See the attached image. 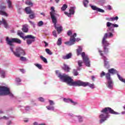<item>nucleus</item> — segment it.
Instances as JSON below:
<instances>
[{
	"label": "nucleus",
	"mask_w": 125,
	"mask_h": 125,
	"mask_svg": "<svg viewBox=\"0 0 125 125\" xmlns=\"http://www.w3.org/2000/svg\"><path fill=\"white\" fill-rule=\"evenodd\" d=\"M24 123H28V122H29V120H24Z\"/></svg>",
	"instance_id": "69168bd1"
},
{
	"label": "nucleus",
	"mask_w": 125,
	"mask_h": 125,
	"mask_svg": "<svg viewBox=\"0 0 125 125\" xmlns=\"http://www.w3.org/2000/svg\"><path fill=\"white\" fill-rule=\"evenodd\" d=\"M101 112L102 113L99 116V118L101 119L100 120V124L104 123L105 121H107V119H109V117H110V115H109V114H112V115H119V113L118 112L114 111L113 109L109 107L103 108Z\"/></svg>",
	"instance_id": "f03ea898"
},
{
	"label": "nucleus",
	"mask_w": 125,
	"mask_h": 125,
	"mask_svg": "<svg viewBox=\"0 0 125 125\" xmlns=\"http://www.w3.org/2000/svg\"><path fill=\"white\" fill-rule=\"evenodd\" d=\"M5 76V73L3 71H1V78H4Z\"/></svg>",
	"instance_id": "a18cd8bd"
},
{
	"label": "nucleus",
	"mask_w": 125,
	"mask_h": 125,
	"mask_svg": "<svg viewBox=\"0 0 125 125\" xmlns=\"http://www.w3.org/2000/svg\"><path fill=\"white\" fill-rule=\"evenodd\" d=\"M51 11L50 12L51 18L52 19V22L54 24V26L56 27V23H57V18H56V15H57V14L55 13V10L54 9V7H51Z\"/></svg>",
	"instance_id": "39448f33"
},
{
	"label": "nucleus",
	"mask_w": 125,
	"mask_h": 125,
	"mask_svg": "<svg viewBox=\"0 0 125 125\" xmlns=\"http://www.w3.org/2000/svg\"><path fill=\"white\" fill-rule=\"evenodd\" d=\"M53 35L54 37H55L56 38L57 37V35L56 34V31H53Z\"/></svg>",
	"instance_id": "864d4df0"
},
{
	"label": "nucleus",
	"mask_w": 125,
	"mask_h": 125,
	"mask_svg": "<svg viewBox=\"0 0 125 125\" xmlns=\"http://www.w3.org/2000/svg\"><path fill=\"white\" fill-rule=\"evenodd\" d=\"M82 57L83 60V62L87 67H90V61L88 56L85 55V53L83 52L82 53Z\"/></svg>",
	"instance_id": "0eeeda50"
},
{
	"label": "nucleus",
	"mask_w": 125,
	"mask_h": 125,
	"mask_svg": "<svg viewBox=\"0 0 125 125\" xmlns=\"http://www.w3.org/2000/svg\"><path fill=\"white\" fill-rule=\"evenodd\" d=\"M20 71L21 72V73H22L23 74H24V73H25V70L24 69H20Z\"/></svg>",
	"instance_id": "4d7b16f0"
},
{
	"label": "nucleus",
	"mask_w": 125,
	"mask_h": 125,
	"mask_svg": "<svg viewBox=\"0 0 125 125\" xmlns=\"http://www.w3.org/2000/svg\"><path fill=\"white\" fill-rule=\"evenodd\" d=\"M14 54L16 57H20L21 56H24L26 55L25 53V51L20 47H17L15 52H14Z\"/></svg>",
	"instance_id": "423d86ee"
},
{
	"label": "nucleus",
	"mask_w": 125,
	"mask_h": 125,
	"mask_svg": "<svg viewBox=\"0 0 125 125\" xmlns=\"http://www.w3.org/2000/svg\"><path fill=\"white\" fill-rule=\"evenodd\" d=\"M72 57V53H69L67 54H66V56H63L62 57V59H63L64 60L66 59H70Z\"/></svg>",
	"instance_id": "412c9836"
},
{
	"label": "nucleus",
	"mask_w": 125,
	"mask_h": 125,
	"mask_svg": "<svg viewBox=\"0 0 125 125\" xmlns=\"http://www.w3.org/2000/svg\"><path fill=\"white\" fill-rule=\"evenodd\" d=\"M25 11L26 14H31V13H33V11L31 9V7H26L25 8Z\"/></svg>",
	"instance_id": "a211bd4d"
},
{
	"label": "nucleus",
	"mask_w": 125,
	"mask_h": 125,
	"mask_svg": "<svg viewBox=\"0 0 125 125\" xmlns=\"http://www.w3.org/2000/svg\"><path fill=\"white\" fill-rule=\"evenodd\" d=\"M76 37H77V33H74L72 36H70V42H65V43H70V45H72L76 42Z\"/></svg>",
	"instance_id": "f8f14e48"
},
{
	"label": "nucleus",
	"mask_w": 125,
	"mask_h": 125,
	"mask_svg": "<svg viewBox=\"0 0 125 125\" xmlns=\"http://www.w3.org/2000/svg\"><path fill=\"white\" fill-rule=\"evenodd\" d=\"M56 2H57V3H58L60 1V0H55Z\"/></svg>",
	"instance_id": "338daca9"
},
{
	"label": "nucleus",
	"mask_w": 125,
	"mask_h": 125,
	"mask_svg": "<svg viewBox=\"0 0 125 125\" xmlns=\"http://www.w3.org/2000/svg\"><path fill=\"white\" fill-rule=\"evenodd\" d=\"M82 51H83V47H82V46H79L78 48L76 49V53L78 56H82Z\"/></svg>",
	"instance_id": "2eb2a0df"
},
{
	"label": "nucleus",
	"mask_w": 125,
	"mask_h": 125,
	"mask_svg": "<svg viewBox=\"0 0 125 125\" xmlns=\"http://www.w3.org/2000/svg\"><path fill=\"white\" fill-rule=\"evenodd\" d=\"M91 8L93 10H95L96 11H97L98 9V7H96V6L92 5L91 6Z\"/></svg>",
	"instance_id": "58836bf2"
},
{
	"label": "nucleus",
	"mask_w": 125,
	"mask_h": 125,
	"mask_svg": "<svg viewBox=\"0 0 125 125\" xmlns=\"http://www.w3.org/2000/svg\"><path fill=\"white\" fill-rule=\"evenodd\" d=\"M108 73L111 74V75H115V74H117V73H118V71L114 68H111L108 69Z\"/></svg>",
	"instance_id": "6ab92c4d"
},
{
	"label": "nucleus",
	"mask_w": 125,
	"mask_h": 125,
	"mask_svg": "<svg viewBox=\"0 0 125 125\" xmlns=\"http://www.w3.org/2000/svg\"><path fill=\"white\" fill-rule=\"evenodd\" d=\"M104 76H106V73L104 72V71H102V72L101 73L100 77L101 78H103Z\"/></svg>",
	"instance_id": "de8ad7c7"
},
{
	"label": "nucleus",
	"mask_w": 125,
	"mask_h": 125,
	"mask_svg": "<svg viewBox=\"0 0 125 125\" xmlns=\"http://www.w3.org/2000/svg\"><path fill=\"white\" fill-rule=\"evenodd\" d=\"M63 70H64V71H65V72H70V70H71V68H70V67H69V66L67 65V64H63Z\"/></svg>",
	"instance_id": "b1692460"
},
{
	"label": "nucleus",
	"mask_w": 125,
	"mask_h": 125,
	"mask_svg": "<svg viewBox=\"0 0 125 125\" xmlns=\"http://www.w3.org/2000/svg\"><path fill=\"white\" fill-rule=\"evenodd\" d=\"M45 51L47 54H49V55H52V52L49 50L48 48L45 49Z\"/></svg>",
	"instance_id": "f704fd0d"
},
{
	"label": "nucleus",
	"mask_w": 125,
	"mask_h": 125,
	"mask_svg": "<svg viewBox=\"0 0 125 125\" xmlns=\"http://www.w3.org/2000/svg\"><path fill=\"white\" fill-rule=\"evenodd\" d=\"M63 101H64V102H66L67 103H68L69 102H71V103H72L73 105H77V104H78V103L77 102H74L73 100H72V99H66V98H64L63 99Z\"/></svg>",
	"instance_id": "dca6fc26"
},
{
	"label": "nucleus",
	"mask_w": 125,
	"mask_h": 125,
	"mask_svg": "<svg viewBox=\"0 0 125 125\" xmlns=\"http://www.w3.org/2000/svg\"><path fill=\"white\" fill-rule=\"evenodd\" d=\"M57 23H56V26L54 25L55 27V29L57 30V32H58V34H60L61 32H62V30L63 29V27L62 26H58L57 27Z\"/></svg>",
	"instance_id": "f3484780"
},
{
	"label": "nucleus",
	"mask_w": 125,
	"mask_h": 125,
	"mask_svg": "<svg viewBox=\"0 0 125 125\" xmlns=\"http://www.w3.org/2000/svg\"><path fill=\"white\" fill-rule=\"evenodd\" d=\"M38 99L41 102H44V99L42 97H40Z\"/></svg>",
	"instance_id": "09e8293b"
},
{
	"label": "nucleus",
	"mask_w": 125,
	"mask_h": 125,
	"mask_svg": "<svg viewBox=\"0 0 125 125\" xmlns=\"http://www.w3.org/2000/svg\"><path fill=\"white\" fill-rule=\"evenodd\" d=\"M91 78L92 81H94V79H95V77H94V76H92Z\"/></svg>",
	"instance_id": "e2e57ef3"
},
{
	"label": "nucleus",
	"mask_w": 125,
	"mask_h": 125,
	"mask_svg": "<svg viewBox=\"0 0 125 125\" xmlns=\"http://www.w3.org/2000/svg\"><path fill=\"white\" fill-rule=\"evenodd\" d=\"M89 1L88 0H83V4L84 7H87V4H88Z\"/></svg>",
	"instance_id": "c756f323"
},
{
	"label": "nucleus",
	"mask_w": 125,
	"mask_h": 125,
	"mask_svg": "<svg viewBox=\"0 0 125 125\" xmlns=\"http://www.w3.org/2000/svg\"><path fill=\"white\" fill-rule=\"evenodd\" d=\"M22 30L24 33H28V25L26 24L23 25Z\"/></svg>",
	"instance_id": "5701e85b"
},
{
	"label": "nucleus",
	"mask_w": 125,
	"mask_h": 125,
	"mask_svg": "<svg viewBox=\"0 0 125 125\" xmlns=\"http://www.w3.org/2000/svg\"><path fill=\"white\" fill-rule=\"evenodd\" d=\"M10 49L11 50V51H12V52L14 54V52H15V51H13V47H10Z\"/></svg>",
	"instance_id": "680f3d73"
},
{
	"label": "nucleus",
	"mask_w": 125,
	"mask_h": 125,
	"mask_svg": "<svg viewBox=\"0 0 125 125\" xmlns=\"http://www.w3.org/2000/svg\"><path fill=\"white\" fill-rule=\"evenodd\" d=\"M1 24H3L4 25V28L6 29H7L8 28V24L7 23V22L4 19H2V21H0V25H1Z\"/></svg>",
	"instance_id": "4468645a"
},
{
	"label": "nucleus",
	"mask_w": 125,
	"mask_h": 125,
	"mask_svg": "<svg viewBox=\"0 0 125 125\" xmlns=\"http://www.w3.org/2000/svg\"><path fill=\"white\" fill-rule=\"evenodd\" d=\"M99 52L101 56H102L103 57H104V59H106V57H104V54L103 53V51L99 50Z\"/></svg>",
	"instance_id": "79ce46f5"
},
{
	"label": "nucleus",
	"mask_w": 125,
	"mask_h": 125,
	"mask_svg": "<svg viewBox=\"0 0 125 125\" xmlns=\"http://www.w3.org/2000/svg\"><path fill=\"white\" fill-rule=\"evenodd\" d=\"M58 77L63 82L66 83L68 85L70 86H89L90 88H94V84L89 83L88 82H83L81 80H78L74 82V80L71 77L66 74L62 75L59 74Z\"/></svg>",
	"instance_id": "f257e3e1"
},
{
	"label": "nucleus",
	"mask_w": 125,
	"mask_h": 125,
	"mask_svg": "<svg viewBox=\"0 0 125 125\" xmlns=\"http://www.w3.org/2000/svg\"><path fill=\"white\" fill-rule=\"evenodd\" d=\"M106 26L108 28H108V30H109V31H110L111 32H114V27L118 28V27H119V25L118 24L112 23L109 21L106 22Z\"/></svg>",
	"instance_id": "9d476101"
},
{
	"label": "nucleus",
	"mask_w": 125,
	"mask_h": 125,
	"mask_svg": "<svg viewBox=\"0 0 125 125\" xmlns=\"http://www.w3.org/2000/svg\"><path fill=\"white\" fill-rule=\"evenodd\" d=\"M35 66L37 67V68H38V69H39L40 70H42V64L36 63L35 64Z\"/></svg>",
	"instance_id": "e433bc0d"
},
{
	"label": "nucleus",
	"mask_w": 125,
	"mask_h": 125,
	"mask_svg": "<svg viewBox=\"0 0 125 125\" xmlns=\"http://www.w3.org/2000/svg\"><path fill=\"white\" fill-rule=\"evenodd\" d=\"M108 10H112V7L111 6V5L108 6Z\"/></svg>",
	"instance_id": "13d9d810"
},
{
	"label": "nucleus",
	"mask_w": 125,
	"mask_h": 125,
	"mask_svg": "<svg viewBox=\"0 0 125 125\" xmlns=\"http://www.w3.org/2000/svg\"><path fill=\"white\" fill-rule=\"evenodd\" d=\"M16 81L18 82V83H20V82H21V79L20 78H16Z\"/></svg>",
	"instance_id": "6e6d98bb"
},
{
	"label": "nucleus",
	"mask_w": 125,
	"mask_h": 125,
	"mask_svg": "<svg viewBox=\"0 0 125 125\" xmlns=\"http://www.w3.org/2000/svg\"><path fill=\"white\" fill-rule=\"evenodd\" d=\"M6 8V7L5 6H2L1 5L0 6V15H4V16L8 17V15H7V13L5 12V11H3L4 9H5Z\"/></svg>",
	"instance_id": "ddd939ff"
},
{
	"label": "nucleus",
	"mask_w": 125,
	"mask_h": 125,
	"mask_svg": "<svg viewBox=\"0 0 125 125\" xmlns=\"http://www.w3.org/2000/svg\"><path fill=\"white\" fill-rule=\"evenodd\" d=\"M49 102L51 106H52L54 104V102L52 100H49Z\"/></svg>",
	"instance_id": "8fccbe9b"
},
{
	"label": "nucleus",
	"mask_w": 125,
	"mask_h": 125,
	"mask_svg": "<svg viewBox=\"0 0 125 125\" xmlns=\"http://www.w3.org/2000/svg\"><path fill=\"white\" fill-rule=\"evenodd\" d=\"M6 2L8 4V7L9 8H12V2L10 0H6Z\"/></svg>",
	"instance_id": "393cba45"
},
{
	"label": "nucleus",
	"mask_w": 125,
	"mask_h": 125,
	"mask_svg": "<svg viewBox=\"0 0 125 125\" xmlns=\"http://www.w3.org/2000/svg\"><path fill=\"white\" fill-rule=\"evenodd\" d=\"M6 41L7 42V44L10 45V46H13V44L12 43L15 42L16 43H18L19 44H21L22 41L21 40L18 38H12L9 39L8 37L6 38Z\"/></svg>",
	"instance_id": "20e7f679"
},
{
	"label": "nucleus",
	"mask_w": 125,
	"mask_h": 125,
	"mask_svg": "<svg viewBox=\"0 0 125 125\" xmlns=\"http://www.w3.org/2000/svg\"><path fill=\"white\" fill-rule=\"evenodd\" d=\"M46 108L47 110H52L53 111H54V106H46Z\"/></svg>",
	"instance_id": "4c0bfd02"
},
{
	"label": "nucleus",
	"mask_w": 125,
	"mask_h": 125,
	"mask_svg": "<svg viewBox=\"0 0 125 125\" xmlns=\"http://www.w3.org/2000/svg\"><path fill=\"white\" fill-rule=\"evenodd\" d=\"M7 125H11V121H9L8 122V123L7 124Z\"/></svg>",
	"instance_id": "774afa93"
},
{
	"label": "nucleus",
	"mask_w": 125,
	"mask_h": 125,
	"mask_svg": "<svg viewBox=\"0 0 125 125\" xmlns=\"http://www.w3.org/2000/svg\"><path fill=\"white\" fill-rule=\"evenodd\" d=\"M108 88L110 89L113 88V82H112V80H108Z\"/></svg>",
	"instance_id": "bb28decb"
},
{
	"label": "nucleus",
	"mask_w": 125,
	"mask_h": 125,
	"mask_svg": "<svg viewBox=\"0 0 125 125\" xmlns=\"http://www.w3.org/2000/svg\"><path fill=\"white\" fill-rule=\"evenodd\" d=\"M67 8H68V5H67V4H64L63 5V6L61 8V9L62 11H65V10H66V9H67Z\"/></svg>",
	"instance_id": "7c9ffc66"
},
{
	"label": "nucleus",
	"mask_w": 125,
	"mask_h": 125,
	"mask_svg": "<svg viewBox=\"0 0 125 125\" xmlns=\"http://www.w3.org/2000/svg\"><path fill=\"white\" fill-rule=\"evenodd\" d=\"M76 10V7H71L69 10V13L64 12V14L68 16V17H71V15L75 14V10Z\"/></svg>",
	"instance_id": "9b49d317"
},
{
	"label": "nucleus",
	"mask_w": 125,
	"mask_h": 125,
	"mask_svg": "<svg viewBox=\"0 0 125 125\" xmlns=\"http://www.w3.org/2000/svg\"><path fill=\"white\" fill-rule=\"evenodd\" d=\"M80 41H81V39L79 38H78L76 39H75V42H80Z\"/></svg>",
	"instance_id": "bf43d9fd"
},
{
	"label": "nucleus",
	"mask_w": 125,
	"mask_h": 125,
	"mask_svg": "<svg viewBox=\"0 0 125 125\" xmlns=\"http://www.w3.org/2000/svg\"><path fill=\"white\" fill-rule=\"evenodd\" d=\"M36 42V40L35 39H29L26 40V43L30 45V44H32V42Z\"/></svg>",
	"instance_id": "4be33fe9"
},
{
	"label": "nucleus",
	"mask_w": 125,
	"mask_h": 125,
	"mask_svg": "<svg viewBox=\"0 0 125 125\" xmlns=\"http://www.w3.org/2000/svg\"><path fill=\"white\" fill-rule=\"evenodd\" d=\"M44 43H45V47H46L47 45H48V43L45 42H44Z\"/></svg>",
	"instance_id": "052dcab7"
},
{
	"label": "nucleus",
	"mask_w": 125,
	"mask_h": 125,
	"mask_svg": "<svg viewBox=\"0 0 125 125\" xmlns=\"http://www.w3.org/2000/svg\"><path fill=\"white\" fill-rule=\"evenodd\" d=\"M25 4L27 5H29V6H33V5H34V3H33V2H31V0H27L26 1H25Z\"/></svg>",
	"instance_id": "cd10ccee"
},
{
	"label": "nucleus",
	"mask_w": 125,
	"mask_h": 125,
	"mask_svg": "<svg viewBox=\"0 0 125 125\" xmlns=\"http://www.w3.org/2000/svg\"><path fill=\"white\" fill-rule=\"evenodd\" d=\"M40 58L44 62V63H47V60L42 56H40Z\"/></svg>",
	"instance_id": "72a5a7b5"
},
{
	"label": "nucleus",
	"mask_w": 125,
	"mask_h": 125,
	"mask_svg": "<svg viewBox=\"0 0 125 125\" xmlns=\"http://www.w3.org/2000/svg\"><path fill=\"white\" fill-rule=\"evenodd\" d=\"M113 33L112 32H109L108 34V33H105L103 40H102V44L104 47V54H107L109 53V48L108 46L110 45V43L107 41V39L110 38H113Z\"/></svg>",
	"instance_id": "7ed1b4c3"
},
{
	"label": "nucleus",
	"mask_w": 125,
	"mask_h": 125,
	"mask_svg": "<svg viewBox=\"0 0 125 125\" xmlns=\"http://www.w3.org/2000/svg\"><path fill=\"white\" fill-rule=\"evenodd\" d=\"M43 25V21H41L38 23V26H39V27H42V26Z\"/></svg>",
	"instance_id": "ea45409f"
},
{
	"label": "nucleus",
	"mask_w": 125,
	"mask_h": 125,
	"mask_svg": "<svg viewBox=\"0 0 125 125\" xmlns=\"http://www.w3.org/2000/svg\"><path fill=\"white\" fill-rule=\"evenodd\" d=\"M72 35V31L71 30H69L67 32V36H69V37L71 36Z\"/></svg>",
	"instance_id": "603ef678"
},
{
	"label": "nucleus",
	"mask_w": 125,
	"mask_h": 125,
	"mask_svg": "<svg viewBox=\"0 0 125 125\" xmlns=\"http://www.w3.org/2000/svg\"><path fill=\"white\" fill-rule=\"evenodd\" d=\"M117 77L119 80L121 81V82H122L123 83H125V79H124L123 77H121V76L119 75V74H117Z\"/></svg>",
	"instance_id": "2f4dec72"
},
{
	"label": "nucleus",
	"mask_w": 125,
	"mask_h": 125,
	"mask_svg": "<svg viewBox=\"0 0 125 125\" xmlns=\"http://www.w3.org/2000/svg\"><path fill=\"white\" fill-rule=\"evenodd\" d=\"M105 78L108 81H111V75L109 72L105 74Z\"/></svg>",
	"instance_id": "c85d7f7f"
},
{
	"label": "nucleus",
	"mask_w": 125,
	"mask_h": 125,
	"mask_svg": "<svg viewBox=\"0 0 125 125\" xmlns=\"http://www.w3.org/2000/svg\"><path fill=\"white\" fill-rule=\"evenodd\" d=\"M98 12H101L102 13H104L105 12V11L102 9H100L99 8H98L97 11Z\"/></svg>",
	"instance_id": "37998d69"
},
{
	"label": "nucleus",
	"mask_w": 125,
	"mask_h": 125,
	"mask_svg": "<svg viewBox=\"0 0 125 125\" xmlns=\"http://www.w3.org/2000/svg\"><path fill=\"white\" fill-rule=\"evenodd\" d=\"M1 119H3V120H8V119H9V117L4 116L3 117L1 118Z\"/></svg>",
	"instance_id": "5fc2aeb1"
},
{
	"label": "nucleus",
	"mask_w": 125,
	"mask_h": 125,
	"mask_svg": "<svg viewBox=\"0 0 125 125\" xmlns=\"http://www.w3.org/2000/svg\"><path fill=\"white\" fill-rule=\"evenodd\" d=\"M29 17L30 19H34L35 18V13H34V12H32V13H31L30 15H29Z\"/></svg>",
	"instance_id": "c9c22d12"
},
{
	"label": "nucleus",
	"mask_w": 125,
	"mask_h": 125,
	"mask_svg": "<svg viewBox=\"0 0 125 125\" xmlns=\"http://www.w3.org/2000/svg\"><path fill=\"white\" fill-rule=\"evenodd\" d=\"M10 94L9 89L5 86H0V96Z\"/></svg>",
	"instance_id": "6e6552de"
},
{
	"label": "nucleus",
	"mask_w": 125,
	"mask_h": 125,
	"mask_svg": "<svg viewBox=\"0 0 125 125\" xmlns=\"http://www.w3.org/2000/svg\"><path fill=\"white\" fill-rule=\"evenodd\" d=\"M119 19L118 17H112V18H106V20L107 21H115L116 20H118Z\"/></svg>",
	"instance_id": "aec40b11"
},
{
	"label": "nucleus",
	"mask_w": 125,
	"mask_h": 125,
	"mask_svg": "<svg viewBox=\"0 0 125 125\" xmlns=\"http://www.w3.org/2000/svg\"><path fill=\"white\" fill-rule=\"evenodd\" d=\"M78 120L80 123H82V122H83V117L81 116H78Z\"/></svg>",
	"instance_id": "3c124183"
},
{
	"label": "nucleus",
	"mask_w": 125,
	"mask_h": 125,
	"mask_svg": "<svg viewBox=\"0 0 125 125\" xmlns=\"http://www.w3.org/2000/svg\"><path fill=\"white\" fill-rule=\"evenodd\" d=\"M83 63V61H79L78 62V66H79V67H82Z\"/></svg>",
	"instance_id": "a19ab883"
},
{
	"label": "nucleus",
	"mask_w": 125,
	"mask_h": 125,
	"mask_svg": "<svg viewBox=\"0 0 125 125\" xmlns=\"http://www.w3.org/2000/svg\"><path fill=\"white\" fill-rule=\"evenodd\" d=\"M20 57V60H21V61H27V58H26V57Z\"/></svg>",
	"instance_id": "c03bdc74"
},
{
	"label": "nucleus",
	"mask_w": 125,
	"mask_h": 125,
	"mask_svg": "<svg viewBox=\"0 0 125 125\" xmlns=\"http://www.w3.org/2000/svg\"><path fill=\"white\" fill-rule=\"evenodd\" d=\"M104 67L106 69H109L110 68V65L109 64V62L106 61V60H104Z\"/></svg>",
	"instance_id": "a878e982"
},
{
	"label": "nucleus",
	"mask_w": 125,
	"mask_h": 125,
	"mask_svg": "<svg viewBox=\"0 0 125 125\" xmlns=\"http://www.w3.org/2000/svg\"><path fill=\"white\" fill-rule=\"evenodd\" d=\"M33 125H38V122H34Z\"/></svg>",
	"instance_id": "0e129e2a"
},
{
	"label": "nucleus",
	"mask_w": 125,
	"mask_h": 125,
	"mask_svg": "<svg viewBox=\"0 0 125 125\" xmlns=\"http://www.w3.org/2000/svg\"><path fill=\"white\" fill-rule=\"evenodd\" d=\"M57 43L58 45H61L62 44V39L61 38H59Z\"/></svg>",
	"instance_id": "473e14b6"
},
{
	"label": "nucleus",
	"mask_w": 125,
	"mask_h": 125,
	"mask_svg": "<svg viewBox=\"0 0 125 125\" xmlns=\"http://www.w3.org/2000/svg\"><path fill=\"white\" fill-rule=\"evenodd\" d=\"M18 36H20L21 38H22L24 41L26 40V39H32L34 40V39H36V37L33 36L32 35H26L25 37L23 36V32L19 31L18 33Z\"/></svg>",
	"instance_id": "1a4fd4ad"
},
{
	"label": "nucleus",
	"mask_w": 125,
	"mask_h": 125,
	"mask_svg": "<svg viewBox=\"0 0 125 125\" xmlns=\"http://www.w3.org/2000/svg\"><path fill=\"white\" fill-rule=\"evenodd\" d=\"M73 73L74 76H78V75H79V72H78V71L76 69L73 70Z\"/></svg>",
	"instance_id": "49530a36"
}]
</instances>
